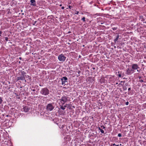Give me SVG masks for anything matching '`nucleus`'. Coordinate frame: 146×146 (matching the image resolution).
<instances>
[{"instance_id":"9","label":"nucleus","mask_w":146,"mask_h":146,"mask_svg":"<svg viewBox=\"0 0 146 146\" xmlns=\"http://www.w3.org/2000/svg\"><path fill=\"white\" fill-rule=\"evenodd\" d=\"M139 68V67L137 64H133L132 65V69L133 70H137Z\"/></svg>"},{"instance_id":"3","label":"nucleus","mask_w":146,"mask_h":146,"mask_svg":"<svg viewBox=\"0 0 146 146\" xmlns=\"http://www.w3.org/2000/svg\"><path fill=\"white\" fill-rule=\"evenodd\" d=\"M54 103L48 104L46 107V110L48 111H51L53 110L54 108L53 106Z\"/></svg>"},{"instance_id":"20","label":"nucleus","mask_w":146,"mask_h":146,"mask_svg":"<svg viewBox=\"0 0 146 146\" xmlns=\"http://www.w3.org/2000/svg\"><path fill=\"white\" fill-rule=\"evenodd\" d=\"M85 18L84 17H83L81 19V20L83 22H85Z\"/></svg>"},{"instance_id":"57","label":"nucleus","mask_w":146,"mask_h":146,"mask_svg":"<svg viewBox=\"0 0 146 146\" xmlns=\"http://www.w3.org/2000/svg\"><path fill=\"white\" fill-rule=\"evenodd\" d=\"M38 90H39V89H38L37 91H38Z\"/></svg>"},{"instance_id":"19","label":"nucleus","mask_w":146,"mask_h":146,"mask_svg":"<svg viewBox=\"0 0 146 146\" xmlns=\"http://www.w3.org/2000/svg\"><path fill=\"white\" fill-rule=\"evenodd\" d=\"M32 88H36V89L37 90V89L38 88V86L37 85H35V86H33L32 87Z\"/></svg>"},{"instance_id":"6","label":"nucleus","mask_w":146,"mask_h":146,"mask_svg":"<svg viewBox=\"0 0 146 146\" xmlns=\"http://www.w3.org/2000/svg\"><path fill=\"white\" fill-rule=\"evenodd\" d=\"M134 72V70H133L132 69H130L128 68L127 69L125 74L127 75H131L132 73H133Z\"/></svg>"},{"instance_id":"51","label":"nucleus","mask_w":146,"mask_h":146,"mask_svg":"<svg viewBox=\"0 0 146 146\" xmlns=\"http://www.w3.org/2000/svg\"><path fill=\"white\" fill-rule=\"evenodd\" d=\"M10 88V87H9L8 88H7V89H9Z\"/></svg>"},{"instance_id":"54","label":"nucleus","mask_w":146,"mask_h":146,"mask_svg":"<svg viewBox=\"0 0 146 146\" xmlns=\"http://www.w3.org/2000/svg\"><path fill=\"white\" fill-rule=\"evenodd\" d=\"M6 116H7V117H8L9 115H7Z\"/></svg>"},{"instance_id":"7","label":"nucleus","mask_w":146,"mask_h":146,"mask_svg":"<svg viewBox=\"0 0 146 146\" xmlns=\"http://www.w3.org/2000/svg\"><path fill=\"white\" fill-rule=\"evenodd\" d=\"M117 75L119 77L123 78V79H127V78H123L124 76V74L123 72L119 71L118 72V74H117Z\"/></svg>"},{"instance_id":"53","label":"nucleus","mask_w":146,"mask_h":146,"mask_svg":"<svg viewBox=\"0 0 146 146\" xmlns=\"http://www.w3.org/2000/svg\"><path fill=\"white\" fill-rule=\"evenodd\" d=\"M122 82H123V81H121V82H121V83H122Z\"/></svg>"},{"instance_id":"10","label":"nucleus","mask_w":146,"mask_h":146,"mask_svg":"<svg viewBox=\"0 0 146 146\" xmlns=\"http://www.w3.org/2000/svg\"><path fill=\"white\" fill-rule=\"evenodd\" d=\"M23 111L25 112H28L29 110L30 109V108H28L27 106H25L24 107H23Z\"/></svg>"},{"instance_id":"49","label":"nucleus","mask_w":146,"mask_h":146,"mask_svg":"<svg viewBox=\"0 0 146 146\" xmlns=\"http://www.w3.org/2000/svg\"><path fill=\"white\" fill-rule=\"evenodd\" d=\"M21 62L20 61H19V63L20 64L21 63Z\"/></svg>"},{"instance_id":"39","label":"nucleus","mask_w":146,"mask_h":146,"mask_svg":"<svg viewBox=\"0 0 146 146\" xmlns=\"http://www.w3.org/2000/svg\"><path fill=\"white\" fill-rule=\"evenodd\" d=\"M61 8L62 9H64V7H62Z\"/></svg>"},{"instance_id":"31","label":"nucleus","mask_w":146,"mask_h":146,"mask_svg":"<svg viewBox=\"0 0 146 146\" xmlns=\"http://www.w3.org/2000/svg\"><path fill=\"white\" fill-rule=\"evenodd\" d=\"M139 81V82H141V83H142V82H143V81L142 80H140Z\"/></svg>"},{"instance_id":"35","label":"nucleus","mask_w":146,"mask_h":146,"mask_svg":"<svg viewBox=\"0 0 146 146\" xmlns=\"http://www.w3.org/2000/svg\"><path fill=\"white\" fill-rule=\"evenodd\" d=\"M129 102H127L125 104L126 105H128L129 104Z\"/></svg>"},{"instance_id":"45","label":"nucleus","mask_w":146,"mask_h":146,"mask_svg":"<svg viewBox=\"0 0 146 146\" xmlns=\"http://www.w3.org/2000/svg\"><path fill=\"white\" fill-rule=\"evenodd\" d=\"M137 72H139L140 71V70H137Z\"/></svg>"},{"instance_id":"24","label":"nucleus","mask_w":146,"mask_h":146,"mask_svg":"<svg viewBox=\"0 0 146 146\" xmlns=\"http://www.w3.org/2000/svg\"><path fill=\"white\" fill-rule=\"evenodd\" d=\"M3 100L2 98L0 97V104L2 103Z\"/></svg>"},{"instance_id":"1","label":"nucleus","mask_w":146,"mask_h":146,"mask_svg":"<svg viewBox=\"0 0 146 146\" xmlns=\"http://www.w3.org/2000/svg\"><path fill=\"white\" fill-rule=\"evenodd\" d=\"M40 93L43 96H47L49 94V90L46 88H44L41 89Z\"/></svg>"},{"instance_id":"15","label":"nucleus","mask_w":146,"mask_h":146,"mask_svg":"<svg viewBox=\"0 0 146 146\" xmlns=\"http://www.w3.org/2000/svg\"><path fill=\"white\" fill-rule=\"evenodd\" d=\"M62 133L63 135H65L67 133L65 129L62 130Z\"/></svg>"},{"instance_id":"33","label":"nucleus","mask_w":146,"mask_h":146,"mask_svg":"<svg viewBox=\"0 0 146 146\" xmlns=\"http://www.w3.org/2000/svg\"><path fill=\"white\" fill-rule=\"evenodd\" d=\"M36 23V21H35L34 22V23H33V25H35V24Z\"/></svg>"},{"instance_id":"18","label":"nucleus","mask_w":146,"mask_h":146,"mask_svg":"<svg viewBox=\"0 0 146 146\" xmlns=\"http://www.w3.org/2000/svg\"><path fill=\"white\" fill-rule=\"evenodd\" d=\"M72 107V105L71 104H68V106L67 108L69 109H71Z\"/></svg>"},{"instance_id":"23","label":"nucleus","mask_w":146,"mask_h":146,"mask_svg":"<svg viewBox=\"0 0 146 146\" xmlns=\"http://www.w3.org/2000/svg\"><path fill=\"white\" fill-rule=\"evenodd\" d=\"M127 89V88L125 86L123 87V90L124 91H125Z\"/></svg>"},{"instance_id":"34","label":"nucleus","mask_w":146,"mask_h":146,"mask_svg":"<svg viewBox=\"0 0 146 146\" xmlns=\"http://www.w3.org/2000/svg\"><path fill=\"white\" fill-rule=\"evenodd\" d=\"M77 72H78V73L79 74L81 73V71H80V70H78V71Z\"/></svg>"},{"instance_id":"46","label":"nucleus","mask_w":146,"mask_h":146,"mask_svg":"<svg viewBox=\"0 0 146 146\" xmlns=\"http://www.w3.org/2000/svg\"><path fill=\"white\" fill-rule=\"evenodd\" d=\"M81 56H80V55H79V56H78V57H79V58H80L81 57Z\"/></svg>"},{"instance_id":"42","label":"nucleus","mask_w":146,"mask_h":146,"mask_svg":"<svg viewBox=\"0 0 146 146\" xmlns=\"http://www.w3.org/2000/svg\"><path fill=\"white\" fill-rule=\"evenodd\" d=\"M131 90V88H128V91H129Z\"/></svg>"},{"instance_id":"12","label":"nucleus","mask_w":146,"mask_h":146,"mask_svg":"<svg viewBox=\"0 0 146 146\" xmlns=\"http://www.w3.org/2000/svg\"><path fill=\"white\" fill-rule=\"evenodd\" d=\"M58 111L60 115H64L66 114V111H62L60 110H59Z\"/></svg>"},{"instance_id":"44","label":"nucleus","mask_w":146,"mask_h":146,"mask_svg":"<svg viewBox=\"0 0 146 146\" xmlns=\"http://www.w3.org/2000/svg\"><path fill=\"white\" fill-rule=\"evenodd\" d=\"M64 125H62V126L61 127L62 129L63 128V127H64Z\"/></svg>"},{"instance_id":"13","label":"nucleus","mask_w":146,"mask_h":146,"mask_svg":"<svg viewBox=\"0 0 146 146\" xmlns=\"http://www.w3.org/2000/svg\"><path fill=\"white\" fill-rule=\"evenodd\" d=\"M62 105H63L62 104ZM65 106H64L63 105H60V107L59 108V110H60V109L64 110L65 109Z\"/></svg>"},{"instance_id":"43","label":"nucleus","mask_w":146,"mask_h":146,"mask_svg":"<svg viewBox=\"0 0 146 146\" xmlns=\"http://www.w3.org/2000/svg\"><path fill=\"white\" fill-rule=\"evenodd\" d=\"M141 76H139V79H141Z\"/></svg>"},{"instance_id":"28","label":"nucleus","mask_w":146,"mask_h":146,"mask_svg":"<svg viewBox=\"0 0 146 146\" xmlns=\"http://www.w3.org/2000/svg\"><path fill=\"white\" fill-rule=\"evenodd\" d=\"M8 38L7 37H5V40L6 41H8Z\"/></svg>"},{"instance_id":"38","label":"nucleus","mask_w":146,"mask_h":146,"mask_svg":"<svg viewBox=\"0 0 146 146\" xmlns=\"http://www.w3.org/2000/svg\"><path fill=\"white\" fill-rule=\"evenodd\" d=\"M76 12H77L76 13H75V14H77V15L78 14L79 12L78 11H77Z\"/></svg>"},{"instance_id":"25","label":"nucleus","mask_w":146,"mask_h":146,"mask_svg":"<svg viewBox=\"0 0 146 146\" xmlns=\"http://www.w3.org/2000/svg\"><path fill=\"white\" fill-rule=\"evenodd\" d=\"M117 27H115L113 28H112V29L113 30V31L117 29Z\"/></svg>"},{"instance_id":"16","label":"nucleus","mask_w":146,"mask_h":146,"mask_svg":"<svg viewBox=\"0 0 146 146\" xmlns=\"http://www.w3.org/2000/svg\"><path fill=\"white\" fill-rule=\"evenodd\" d=\"M119 36V35H117V36L116 38L114 40V41L115 43H116V41H117V40H118Z\"/></svg>"},{"instance_id":"32","label":"nucleus","mask_w":146,"mask_h":146,"mask_svg":"<svg viewBox=\"0 0 146 146\" xmlns=\"http://www.w3.org/2000/svg\"><path fill=\"white\" fill-rule=\"evenodd\" d=\"M68 106V104H65V105L63 106H65V108L67 107V106Z\"/></svg>"},{"instance_id":"47","label":"nucleus","mask_w":146,"mask_h":146,"mask_svg":"<svg viewBox=\"0 0 146 146\" xmlns=\"http://www.w3.org/2000/svg\"><path fill=\"white\" fill-rule=\"evenodd\" d=\"M20 60H21L22 59L21 57H19V58Z\"/></svg>"},{"instance_id":"11","label":"nucleus","mask_w":146,"mask_h":146,"mask_svg":"<svg viewBox=\"0 0 146 146\" xmlns=\"http://www.w3.org/2000/svg\"><path fill=\"white\" fill-rule=\"evenodd\" d=\"M31 5L33 6H36V1L35 0H31Z\"/></svg>"},{"instance_id":"48","label":"nucleus","mask_w":146,"mask_h":146,"mask_svg":"<svg viewBox=\"0 0 146 146\" xmlns=\"http://www.w3.org/2000/svg\"><path fill=\"white\" fill-rule=\"evenodd\" d=\"M122 85L121 84V83H119V85Z\"/></svg>"},{"instance_id":"27","label":"nucleus","mask_w":146,"mask_h":146,"mask_svg":"<svg viewBox=\"0 0 146 146\" xmlns=\"http://www.w3.org/2000/svg\"><path fill=\"white\" fill-rule=\"evenodd\" d=\"M100 127L102 129H104L105 128V127L103 125H101Z\"/></svg>"},{"instance_id":"22","label":"nucleus","mask_w":146,"mask_h":146,"mask_svg":"<svg viewBox=\"0 0 146 146\" xmlns=\"http://www.w3.org/2000/svg\"><path fill=\"white\" fill-rule=\"evenodd\" d=\"M26 78H28V79H29V80H31V77H30L29 76L27 75H26Z\"/></svg>"},{"instance_id":"40","label":"nucleus","mask_w":146,"mask_h":146,"mask_svg":"<svg viewBox=\"0 0 146 146\" xmlns=\"http://www.w3.org/2000/svg\"><path fill=\"white\" fill-rule=\"evenodd\" d=\"M72 7V6H69V8L70 9H71V7Z\"/></svg>"},{"instance_id":"14","label":"nucleus","mask_w":146,"mask_h":146,"mask_svg":"<svg viewBox=\"0 0 146 146\" xmlns=\"http://www.w3.org/2000/svg\"><path fill=\"white\" fill-rule=\"evenodd\" d=\"M21 73L22 75L24 76H25V77L26 76V72H25V71H22L21 70Z\"/></svg>"},{"instance_id":"5","label":"nucleus","mask_w":146,"mask_h":146,"mask_svg":"<svg viewBox=\"0 0 146 146\" xmlns=\"http://www.w3.org/2000/svg\"><path fill=\"white\" fill-rule=\"evenodd\" d=\"M68 79L66 77H63L61 79V80L62 81V84L63 85L64 84H66V83H67Z\"/></svg>"},{"instance_id":"8","label":"nucleus","mask_w":146,"mask_h":146,"mask_svg":"<svg viewBox=\"0 0 146 146\" xmlns=\"http://www.w3.org/2000/svg\"><path fill=\"white\" fill-rule=\"evenodd\" d=\"M25 76L22 75H21V76L19 77H17V80H25V82H26V81L25 80Z\"/></svg>"},{"instance_id":"37","label":"nucleus","mask_w":146,"mask_h":146,"mask_svg":"<svg viewBox=\"0 0 146 146\" xmlns=\"http://www.w3.org/2000/svg\"><path fill=\"white\" fill-rule=\"evenodd\" d=\"M2 31H0V36H1V34H2Z\"/></svg>"},{"instance_id":"56","label":"nucleus","mask_w":146,"mask_h":146,"mask_svg":"<svg viewBox=\"0 0 146 146\" xmlns=\"http://www.w3.org/2000/svg\"><path fill=\"white\" fill-rule=\"evenodd\" d=\"M39 86H41V85L40 84V85H39Z\"/></svg>"},{"instance_id":"2","label":"nucleus","mask_w":146,"mask_h":146,"mask_svg":"<svg viewBox=\"0 0 146 146\" xmlns=\"http://www.w3.org/2000/svg\"><path fill=\"white\" fill-rule=\"evenodd\" d=\"M68 96L64 95L62 96L61 99L59 100L63 102L62 104L64 105L65 103L67 102L68 101L70 100L68 99Z\"/></svg>"},{"instance_id":"36","label":"nucleus","mask_w":146,"mask_h":146,"mask_svg":"<svg viewBox=\"0 0 146 146\" xmlns=\"http://www.w3.org/2000/svg\"><path fill=\"white\" fill-rule=\"evenodd\" d=\"M117 48H120V49H121V47H120L119 46H117Z\"/></svg>"},{"instance_id":"58","label":"nucleus","mask_w":146,"mask_h":146,"mask_svg":"<svg viewBox=\"0 0 146 146\" xmlns=\"http://www.w3.org/2000/svg\"><path fill=\"white\" fill-rule=\"evenodd\" d=\"M83 46L84 47V45H83Z\"/></svg>"},{"instance_id":"29","label":"nucleus","mask_w":146,"mask_h":146,"mask_svg":"<svg viewBox=\"0 0 146 146\" xmlns=\"http://www.w3.org/2000/svg\"><path fill=\"white\" fill-rule=\"evenodd\" d=\"M118 136L119 137H121V133H119L118 135Z\"/></svg>"},{"instance_id":"26","label":"nucleus","mask_w":146,"mask_h":146,"mask_svg":"<svg viewBox=\"0 0 146 146\" xmlns=\"http://www.w3.org/2000/svg\"><path fill=\"white\" fill-rule=\"evenodd\" d=\"M92 79V77H88L87 78V80H88V81L91 80Z\"/></svg>"},{"instance_id":"41","label":"nucleus","mask_w":146,"mask_h":146,"mask_svg":"<svg viewBox=\"0 0 146 146\" xmlns=\"http://www.w3.org/2000/svg\"><path fill=\"white\" fill-rule=\"evenodd\" d=\"M112 145H113V146H115V145H116L115 143L112 144Z\"/></svg>"},{"instance_id":"30","label":"nucleus","mask_w":146,"mask_h":146,"mask_svg":"<svg viewBox=\"0 0 146 146\" xmlns=\"http://www.w3.org/2000/svg\"><path fill=\"white\" fill-rule=\"evenodd\" d=\"M31 90H32L33 92H35V89H31Z\"/></svg>"},{"instance_id":"4","label":"nucleus","mask_w":146,"mask_h":146,"mask_svg":"<svg viewBox=\"0 0 146 146\" xmlns=\"http://www.w3.org/2000/svg\"><path fill=\"white\" fill-rule=\"evenodd\" d=\"M66 58V57H65L64 55L62 54H61L59 55L58 56V59L61 62H64Z\"/></svg>"},{"instance_id":"59","label":"nucleus","mask_w":146,"mask_h":146,"mask_svg":"<svg viewBox=\"0 0 146 146\" xmlns=\"http://www.w3.org/2000/svg\"><path fill=\"white\" fill-rule=\"evenodd\" d=\"M114 48H116V46H114Z\"/></svg>"},{"instance_id":"55","label":"nucleus","mask_w":146,"mask_h":146,"mask_svg":"<svg viewBox=\"0 0 146 146\" xmlns=\"http://www.w3.org/2000/svg\"><path fill=\"white\" fill-rule=\"evenodd\" d=\"M116 84H118V83H116Z\"/></svg>"},{"instance_id":"17","label":"nucleus","mask_w":146,"mask_h":146,"mask_svg":"<svg viewBox=\"0 0 146 146\" xmlns=\"http://www.w3.org/2000/svg\"><path fill=\"white\" fill-rule=\"evenodd\" d=\"M98 128L102 133H104V131L102 129H101L100 127H99Z\"/></svg>"},{"instance_id":"60","label":"nucleus","mask_w":146,"mask_h":146,"mask_svg":"<svg viewBox=\"0 0 146 146\" xmlns=\"http://www.w3.org/2000/svg\"><path fill=\"white\" fill-rule=\"evenodd\" d=\"M121 45H122V43H121Z\"/></svg>"},{"instance_id":"21","label":"nucleus","mask_w":146,"mask_h":146,"mask_svg":"<svg viewBox=\"0 0 146 146\" xmlns=\"http://www.w3.org/2000/svg\"><path fill=\"white\" fill-rule=\"evenodd\" d=\"M31 94L33 95V96H34L35 95H37V94L35 93V92H32L31 93Z\"/></svg>"},{"instance_id":"52","label":"nucleus","mask_w":146,"mask_h":146,"mask_svg":"<svg viewBox=\"0 0 146 146\" xmlns=\"http://www.w3.org/2000/svg\"><path fill=\"white\" fill-rule=\"evenodd\" d=\"M72 107L74 108H75V106H73Z\"/></svg>"},{"instance_id":"50","label":"nucleus","mask_w":146,"mask_h":146,"mask_svg":"<svg viewBox=\"0 0 146 146\" xmlns=\"http://www.w3.org/2000/svg\"><path fill=\"white\" fill-rule=\"evenodd\" d=\"M59 5H60V6H61L62 5V4H60Z\"/></svg>"}]
</instances>
